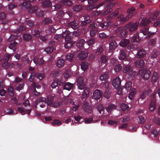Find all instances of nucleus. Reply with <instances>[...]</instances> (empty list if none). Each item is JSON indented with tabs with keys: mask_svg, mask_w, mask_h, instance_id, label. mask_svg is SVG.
Returning <instances> with one entry per match:
<instances>
[{
	"mask_svg": "<svg viewBox=\"0 0 160 160\" xmlns=\"http://www.w3.org/2000/svg\"><path fill=\"white\" fill-rule=\"evenodd\" d=\"M116 107V106L114 104H111L107 108L106 110L108 112H111L112 110L115 108Z\"/></svg>",
	"mask_w": 160,
	"mask_h": 160,
	"instance_id": "c9c22d12",
	"label": "nucleus"
},
{
	"mask_svg": "<svg viewBox=\"0 0 160 160\" xmlns=\"http://www.w3.org/2000/svg\"><path fill=\"white\" fill-rule=\"evenodd\" d=\"M88 63L87 62H83L81 64V68L84 71L86 70L88 67Z\"/></svg>",
	"mask_w": 160,
	"mask_h": 160,
	"instance_id": "2f4dec72",
	"label": "nucleus"
},
{
	"mask_svg": "<svg viewBox=\"0 0 160 160\" xmlns=\"http://www.w3.org/2000/svg\"><path fill=\"white\" fill-rule=\"evenodd\" d=\"M73 84L69 82L66 83L64 87L65 89L70 91L72 88Z\"/></svg>",
	"mask_w": 160,
	"mask_h": 160,
	"instance_id": "412c9836",
	"label": "nucleus"
},
{
	"mask_svg": "<svg viewBox=\"0 0 160 160\" xmlns=\"http://www.w3.org/2000/svg\"><path fill=\"white\" fill-rule=\"evenodd\" d=\"M103 3L101 2L98 4H93L89 5L87 8L88 10H93L95 9H98L100 7L103 6Z\"/></svg>",
	"mask_w": 160,
	"mask_h": 160,
	"instance_id": "f8f14e48",
	"label": "nucleus"
},
{
	"mask_svg": "<svg viewBox=\"0 0 160 160\" xmlns=\"http://www.w3.org/2000/svg\"><path fill=\"white\" fill-rule=\"evenodd\" d=\"M97 25L95 23H93L92 25L90 26V27H92V28L90 32V35L91 36H94L95 33L97 32L98 30L96 28Z\"/></svg>",
	"mask_w": 160,
	"mask_h": 160,
	"instance_id": "9b49d317",
	"label": "nucleus"
},
{
	"mask_svg": "<svg viewBox=\"0 0 160 160\" xmlns=\"http://www.w3.org/2000/svg\"><path fill=\"white\" fill-rule=\"evenodd\" d=\"M16 44L17 43L15 42H14L13 43H11L9 46V48L10 49H13V52H15V48Z\"/></svg>",
	"mask_w": 160,
	"mask_h": 160,
	"instance_id": "49530a36",
	"label": "nucleus"
},
{
	"mask_svg": "<svg viewBox=\"0 0 160 160\" xmlns=\"http://www.w3.org/2000/svg\"><path fill=\"white\" fill-rule=\"evenodd\" d=\"M12 56V54H6L4 56L3 58V60L7 61L8 60L9 58Z\"/></svg>",
	"mask_w": 160,
	"mask_h": 160,
	"instance_id": "4d7b16f0",
	"label": "nucleus"
},
{
	"mask_svg": "<svg viewBox=\"0 0 160 160\" xmlns=\"http://www.w3.org/2000/svg\"><path fill=\"white\" fill-rule=\"evenodd\" d=\"M68 25L69 27H71V28L73 29H76L78 27V23L76 21L70 22Z\"/></svg>",
	"mask_w": 160,
	"mask_h": 160,
	"instance_id": "dca6fc26",
	"label": "nucleus"
},
{
	"mask_svg": "<svg viewBox=\"0 0 160 160\" xmlns=\"http://www.w3.org/2000/svg\"><path fill=\"white\" fill-rule=\"evenodd\" d=\"M74 55L73 53L68 54L66 56V59L70 62H71L72 60Z\"/></svg>",
	"mask_w": 160,
	"mask_h": 160,
	"instance_id": "f704fd0d",
	"label": "nucleus"
},
{
	"mask_svg": "<svg viewBox=\"0 0 160 160\" xmlns=\"http://www.w3.org/2000/svg\"><path fill=\"white\" fill-rule=\"evenodd\" d=\"M118 121L114 120H110L108 122V124L111 126H115L118 124Z\"/></svg>",
	"mask_w": 160,
	"mask_h": 160,
	"instance_id": "ea45409f",
	"label": "nucleus"
},
{
	"mask_svg": "<svg viewBox=\"0 0 160 160\" xmlns=\"http://www.w3.org/2000/svg\"><path fill=\"white\" fill-rule=\"evenodd\" d=\"M132 83L131 82H126L125 85V88L128 92L132 88Z\"/></svg>",
	"mask_w": 160,
	"mask_h": 160,
	"instance_id": "473e14b6",
	"label": "nucleus"
},
{
	"mask_svg": "<svg viewBox=\"0 0 160 160\" xmlns=\"http://www.w3.org/2000/svg\"><path fill=\"white\" fill-rule=\"evenodd\" d=\"M31 35L29 34H25L23 35V38L25 40H28L31 39Z\"/></svg>",
	"mask_w": 160,
	"mask_h": 160,
	"instance_id": "052dcab7",
	"label": "nucleus"
},
{
	"mask_svg": "<svg viewBox=\"0 0 160 160\" xmlns=\"http://www.w3.org/2000/svg\"><path fill=\"white\" fill-rule=\"evenodd\" d=\"M53 48L51 46L47 47L45 49V50L48 53H51L53 51Z\"/></svg>",
	"mask_w": 160,
	"mask_h": 160,
	"instance_id": "6e6d98bb",
	"label": "nucleus"
},
{
	"mask_svg": "<svg viewBox=\"0 0 160 160\" xmlns=\"http://www.w3.org/2000/svg\"><path fill=\"white\" fill-rule=\"evenodd\" d=\"M61 122L58 120H54L52 123V125L54 126H58L61 124Z\"/></svg>",
	"mask_w": 160,
	"mask_h": 160,
	"instance_id": "79ce46f5",
	"label": "nucleus"
},
{
	"mask_svg": "<svg viewBox=\"0 0 160 160\" xmlns=\"http://www.w3.org/2000/svg\"><path fill=\"white\" fill-rule=\"evenodd\" d=\"M127 54L125 51L123 50H121L120 51L119 58L120 60H123L126 57Z\"/></svg>",
	"mask_w": 160,
	"mask_h": 160,
	"instance_id": "a211bd4d",
	"label": "nucleus"
},
{
	"mask_svg": "<svg viewBox=\"0 0 160 160\" xmlns=\"http://www.w3.org/2000/svg\"><path fill=\"white\" fill-rule=\"evenodd\" d=\"M71 33L68 31L65 30V31L63 32L61 35H62V38L65 37V41H68L71 39Z\"/></svg>",
	"mask_w": 160,
	"mask_h": 160,
	"instance_id": "1a4fd4ad",
	"label": "nucleus"
},
{
	"mask_svg": "<svg viewBox=\"0 0 160 160\" xmlns=\"http://www.w3.org/2000/svg\"><path fill=\"white\" fill-rule=\"evenodd\" d=\"M154 122L158 125H160V118H156L155 120H154Z\"/></svg>",
	"mask_w": 160,
	"mask_h": 160,
	"instance_id": "774afa93",
	"label": "nucleus"
},
{
	"mask_svg": "<svg viewBox=\"0 0 160 160\" xmlns=\"http://www.w3.org/2000/svg\"><path fill=\"white\" fill-rule=\"evenodd\" d=\"M83 18L84 20L82 21L81 23V25H84L91 22V19H90V16L89 15H87L84 16Z\"/></svg>",
	"mask_w": 160,
	"mask_h": 160,
	"instance_id": "ddd939ff",
	"label": "nucleus"
},
{
	"mask_svg": "<svg viewBox=\"0 0 160 160\" xmlns=\"http://www.w3.org/2000/svg\"><path fill=\"white\" fill-rule=\"evenodd\" d=\"M85 41L83 39H81L79 40L77 43V46L79 48L83 47L84 43Z\"/></svg>",
	"mask_w": 160,
	"mask_h": 160,
	"instance_id": "72a5a7b5",
	"label": "nucleus"
},
{
	"mask_svg": "<svg viewBox=\"0 0 160 160\" xmlns=\"http://www.w3.org/2000/svg\"><path fill=\"white\" fill-rule=\"evenodd\" d=\"M65 43L64 47L66 48H70L74 44L75 42L73 41H68Z\"/></svg>",
	"mask_w": 160,
	"mask_h": 160,
	"instance_id": "bb28decb",
	"label": "nucleus"
},
{
	"mask_svg": "<svg viewBox=\"0 0 160 160\" xmlns=\"http://www.w3.org/2000/svg\"><path fill=\"white\" fill-rule=\"evenodd\" d=\"M112 11V9L111 8L108 7V8L104 12L102 13L103 16H104L111 12Z\"/></svg>",
	"mask_w": 160,
	"mask_h": 160,
	"instance_id": "5fc2aeb1",
	"label": "nucleus"
},
{
	"mask_svg": "<svg viewBox=\"0 0 160 160\" xmlns=\"http://www.w3.org/2000/svg\"><path fill=\"white\" fill-rule=\"evenodd\" d=\"M37 101L38 102H42L44 103V104H45L46 103V99L45 98H38L37 100Z\"/></svg>",
	"mask_w": 160,
	"mask_h": 160,
	"instance_id": "680f3d73",
	"label": "nucleus"
},
{
	"mask_svg": "<svg viewBox=\"0 0 160 160\" xmlns=\"http://www.w3.org/2000/svg\"><path fill=\"white\" fill-rule=\"evenodd\" d=\"M157 55V52H153L151 54L150 56V58H154L156 57Z\"/></svg>",
	"mask_w": 160,
	"mask_h": 160,
	"instance_id": "0e129e2a",
	"label": "nucleus"
},
{
	"mask_svg": "<svg viewBox=\"0 0 160 160\" xmlns=\"http://www.w3.org/2000/svg\"><path fill=\"white\" fill-rule=\"evenodd\" d=\"M129 42V40L128 39L122 40L120 43V45L122 47L126 46Z\"/></svg>",
	"mask_w": 160,
	"mask_h": 160,
	"instance_id": "393cba45",
	"label": "nucleus"
},
{
	"mask_svg": "<svg viewBox=\"0 0 160 160\" xmlns=\"http://www.w3.org/2000/svg\"><path fill=\"white\" fill-rule=\"evenodd\" d=\"M151 92L152 91L150 90H149L148 92L146 91L143 92L141 95L139 99H144L146 97V95H149Z\"/></svg>",
	"mask_w": 160,
	"mask_h": 160,
	"instance_id": "7c9ffc66",
	"label": "nucleus"
},
{
	"mask_svg": "<svg viewBox=\"0 0 160 160\" xmlns=\"http://www.w3.org/2000/svg\"><path fill=\"white\" fill-rule=\"evenodd\" d=\"M33 62L39 66L42 65L44 62V61L42 58H39L38 57H36L34 58Z\"/></svg>",
	"mask_w": 160,
	"mask_h": 160,
	"instance_id": "9d476101",
	"label": "nucleus"
},
{
	"mask_svg": "<svg viewBox=\"0 0 160 160\" xmlns=\"http://www.w3.org/2000/svg\"><path fill=\"white\" fill-rule=\"evenodd\" d=\"M108 77V74L106 73L102 74L100 77L99 78L101 81L105 80Z\"/></svg>",
	"mask_w": 160,
	"mask_h": 160,
	"instance_id": "a18cd8bd",
	"label": "nucleus"
},
{
	"mask_svg": "<svg viewBox=\"0 0 160 160\" xmlns=\"http://www.w3.org/2000/svg\"><path fill=\"white\" fill-rule=\"evenodd\" d=\"M109 25V24L108 22L101 23L99 24V26L102 28L104 29H106Z\"/></svg>",
	"mask_w": 160,
	"mask_h": 160,
	"instance_id": "e433bc0d",
	"label": "nucleus"
},
{
	"mask_svg": "<svg viewBox=\"0 0 160 160\" xmlns=\"http://www.w3.org/2000/svg\"><path fill=\"white\" fill-rule=\"evenodd\" d=\"M151 133L155 137H157L159 134V132L156 129H154L152 131Z\"/></svg>",
	"mask_w": 160,
	"mask_h": 160,
	"instance_id": "864d4df0",
	"label": "nucleus"
},
{
	"mask_svg": "<svg viewBox=\"0 0 160 160\" xmlns=\"http://www.w3.org/2000/svg\"><path fill=\"white\" fill-rule=\"evenodd\" d=\"M135 94L136 89L134 88H132V89L131 92L128 96V97L129 99L132 100L134 98Z\"/></svg>",
	"mask_w": 160,
	"mask_h": 160,
	"instance_id": "4be33fe9",
	"label": "nucleus"
},
{
	"mask_svg": "<svg viewBox=\"0 0 160 160\" xmlns=\"http://www.w3.org/2000/svg\"><path fill=\"white\" fill-rule=\"evenodd\" d=\"M148 28H146L144 29H143L141 32L144 35L148 34V37H150L149 32H148Z\"/></svg>",
	"mask_w": 160,
	"mask_h": 160,
	"instance_id": "a19ab883",
	"label": "nucleus"
},
{
	"mask_svg": "<svg viewBox=\"0 0 160 160\" xmlns=\"http://www.w3.org/2000/svg\"><path fill=\"white\" fill-rule=\"evenodd\" d=\"M135 9L134 7H131L128 11V15L127 16H125L123 14L119 15L118 18L117 23L115 25L123 23L124 22L128 20L132 15V12L134 11Z\"/></svg>",
	"mask_w": 160,
	"mask_h": 160,
	"instance_id": "f257e3e1",
	"label": "nucleus"
},
{
	"mask_svg": "<svg viewBox=\"0 0 160 160\" xmlns=\"http://www.w3.org/2000/svg\"><path fill=\"white\" fill-rule=\"evenodd\" d=\"M102 12V11H97L92 13L91 16L92 17H96L99 16H103Z\"/></svg>",
	"mask_w": 160,
	"mask_h": 160,
	"instance_id": "c756f323",
	"label": "nucleus"
},
{
	"mask_svg": "<svg viewBox=\"0 0 160 160\" xmlns=\"http://www.w3.org/2000/svg\"><path fill=\"white\" fill-rule=\"evenodd\" d=\"M82 7L81 5H77L73 8V10L76 12L82 9Z\"/></svg>",
	"mask_w": 160,
	"mask_h": 160,
	"instance_id": "3c124183",
	"label": "nucleus"
},
{
	"mask_svg": "<svg viewBox=\"0 0 160 160\" xmlns=\"http://www.w3.org/2000/svg\"><path fill=\"white\" fill-rule=\"evenodd\" d=\"M131 68V66L130 65H128L127 66L125 67L124 68L123 72L126 73Z\"/></svg>",
	"mask_w": 160,
	"mask_h": 160,
	"instance_id": "bf43d9fd",
	"label": "nucleus"
},
{
	"mask_svg": "<svg viewBox=\"0 0 160 160\" xmlns=\"http://www.w3.org/2000/svg\"><path fill=\"white\" fill-rule=\"evenodd\" d=\"M61 2L65 5L68 6H71L72 4V1L69 0H62Z\"/></svg>",
	"mask_w": 160,
	"mask_h": 160,
	"instance_id": "4c0bfd02",
	"label": "nucleus"
},
{
	"mask_svg": "<svg viewBox=\"0 0 160 160\" xmlns=\"http://www.w3.org/2000/svg\"><path fill=\"white\" fill-rule=\"evenodd\" d=\"M139 40V37L138 34H135L132 37L133 42H137Z\"/></svg>",
	"mask_w": 160,
	"mask_h": 160,
	"instance_id": "8fccbe9b",
	"label": "nucleus"
},
{
	"mask_svg": "<svg viewBox=\"0 0 160 160\" xmlns=\"http://www.w3.org/2000/svg\"><path fill=\"white\" fill-rule=\"evenodd\" d=\"M43 5L45 6H50L52 5L51 3L49 1H45L43 2Z\"/></svg>",
	"mask_w": 160,
	"mask_h": 160,
	"instance_id": "13d9d810",
	"label": "nucleus"
},
{
	"mask_svg": "<svg viewBox=\"0 0 160 160\" xmlns=\"http://www.w3.org/2000/svg\"><path fill=\"white\" fill-rule=\"evenodd\" d=\"M138 25L139 23L138 22L130 23L123 28L121 27L118 28L117 29L116 32H120V34L122 36V33L123 31H125L127 29H128L130 32H134L137 29Z\"/></svg>",
	"mask_w": 160,
	"mask_h": 160,
	"instance_id": "f03ea898",
	"label": "nucleus"
},
{
	"mask_svg": "<svg viewBox=\"0 0 160 160\" xmlns=\"http://www.w3.org/2000/svg\"><path fill=\"white\" fill-rule=\"evenodd\" d=\"M146 52L143 49L140 50L137 53L138 56L139 58H143L146 55Z\"/></svg>",
	"mask_w": 160,
	"mask_h": 160,
	"instance_id": "f3484780",
	"label": "nucleus"
},
{
	"mask_svg": "<svg viewBox=\"0 0 160 160\" xmlns=\"http://www.w3.org/2000/svg\"><path fill=\"white\" fill-rule=\"evenodd\" d=\"M94 40L92 38L88 41L87 43L89 46H90L94 43Z\"/></svg>",
	"mask_w": 160,
	"mask_h": 160,
	"instance_id": "338daca9",
	"label": "nucleus"
},
{
	"mask_svg": "<svg viewBox=\"0 0 160 160\" xmlns=\"http://www.w3.org/2000/svg\"><path fill=\"white\" fill-rule=\"evenodd\" d=\"M78 58L82 60L86 58L88 56V53L87 52H85L84 51L81 52H78Z\"/></svg>",
	"mask_w": 160,
	"mask_h": 160,
	"instance_id": "4468645a",
	"label": "nucleus"
},
{
	"mask_svg": "<svg viewBox=\"0 0 160 160\" xmlns=\"http://www.w3.org/2000/svg\"><path fill=\"white\" fill-rule=\"evenodd\" d=\"M77 85L78 88L80 90L83 89L85 87V82L82 77H79L77 80Z\"/></svg>",
	"mask_w": 160,
	"mask_h": 160,
	"instance_id": "39448f33",
	"label": "nucleus"
},
{
	"mask_svg": "<svg viewBox=\"0 0 160 160\" xmlns=\"http://www.w3.org/2000/svg\"><path fill=\"white\" fill-rule=\"evenodd\" d=\"M138 122L139 123H144L145 121V118L144 117L142 116H139L138 117Z\"/></svg>",
	"mask_w": 160,
	"mask_h": 160,
	"instance_id": "09e8293b",
	"label": "nucleus"
},
{
	"mask_svg": "<svg viewBox=\"0 0 160 160\" xmlns=\"http://www.w3.org/2000/svg\"><path fill=\"white\" fill-rule=\"evenodd\" d=\"M6 112L9 115H12L14 114V112L13 110L11 109H8L6 110Z\"/></svg>",
	"mask_w": 160,
	"mask_h": 160,
	"instance_id": "e2e57ef3",
	"label": "nucleus"
},
{
	"mask_svg": "<svg viewBox=\"0 0 160 160\" xmlns=\"http://www.w3.org/2000/svg\"><path fill=\"white\" fill-rule=\"evenodd\" d=\"M121 107L123 111H128L130 109L129 106L127 104L124 103H122L121 104Z\"/></svg>",
	"mask_w": 160,
	"mask_h": 160,
	"instance_id": "a878e982",
	"label": "nucleus"
},
{
	"mask_svg": "<svg viewBox=\"0 0 160 160\" xmlns=\"http://www.w3.org/2000/svg\"><path fill=\"white\" fill-rule=\"evenodd\" d=\"M122 67L121 64H118L115 66L114 70L116 72H118L122 69Z\"/></svg>",
	"mask_w": 160,
	"mask_h": 160,
	"instance_id": "58836bf2",
	"label": "nucleus"
},
{
	"mask_svg": "<svg viewBox=\"0 0 160 160\" xmlns=\"http://www.w3.org/2000/svg\"><path fill=\"white\" fill-rule=\"evenodd\" d=\"M158 75L156 72H154L152 76L151 82L153 83L156 82L158 79Z\"/></svg>",
	"mask_w": 160,
	"mask_h": 160,
	"instance_id": "c85d7f7f",
	"label": "nucleus"
},
{
	"mask_svg": "<svg viewBox=\"0 0 160 160\" xmlns=\"http://www.w3.org/2000/svg\"><path fill=\"white\" fill-rule=\"evenodd\" d=\"M89 89L88 88H86L83 91L82 94V97L83 98H86L88 97L89 95Z\"/></svg>",
	"mask_w": 160,
	"mask_h": 160,
	"instance_id": "aec40b11",
	"label": "nucleus"
},
{
	"mask_svg": "<svg viewBox=\"0 0 160 160\" xmlns=\"http://www.w3.org/2000/svg\"><path fill=\"white\" fill-rule=\"evenodd\" d=\"M102 3H103V5H105L106 7H108L110 8L113 7L118 4V2L115 0H105Z\"/></svg>",
	"mask_w": 160,
	"mask_h": 160,
	"instance_id": "423d86ee",
	"label": "nucleus"
},
{
	"mask_svg": "<svg viewBox=\"0 0 160 160\" xmlns=\"http://www.w3.org/2000/svg\"><path fill=\"white\" fill-rule=\"evenodd\" d=\"M107 61V58L104 55H102L101 58L100 62L102 64H105L106 62Z\"/></svg>",
	"mask_w": 160,
	"mask_h": 160,
	"instance_id": "c03bdc74",
	"label": "nucleus"
},
{
	"mask_svg": "<svg viewBox=\"0 0 160 160\" xmlns=\"http://www.w3.org/2000/svg\"><path fill=\"white\" fill-rule=\"evenodd\" d=\"M47 104L48 106L56 108L59 105V103L58 102L53 103L51 101H49L48 99L47 100Z\"/></svg>",
	"mask_w": 160,
	"mask_h": 160,
	"instance_id": "b1692460",
	"label": "nucleus"
},
{
	"mask_svg": "<svg viewBox=\"0 0 160 160\" xmlns=\"http://www.w3.org/2000/svg\"><path fill=\"white\" fill-rule=\"evenodd\" d=\"M102 95V93L100 90L97 89L94 91L93 92L92 98L95 99H100Z\"/></svg>",
	"mask_w": 160,
	"mask_h": 160,
	"instance_id": "6e6552de",
	"label": "nucleus"
},
{
	"mask_svg": "<svg viewBox=\"0 0 160 160\" xmlns=\"http://www.w3.org/2000/svg\"><path fill=\"white\" fill-rule=\"evenodd\" d=\"M151 73L150 71L147 69L145 67L141 69L138 72V75L142 76L143 79L144 80H147L149 78Z\"/></svg>",
	"mask_w": 160,
	"mask_h": 160,
	"instance_id": "7ed1b4c3",
	"label": "nucleus"
},
{
	"mask_svg": "<svg viewBox=\"0 0 160 160\" xmlns=\"http://www.w3.org/2000/svg\"><path fill=\"white\" fill-rule=\"evenodd\" d=\"M121 83V79L118 77H117L112 80V85L114 88L117 89L120 86Z\"/></svg>",
	"mask_w": 160,
	"mask_h": 160,
	"instance_id": "0eeeda50",
	"label": "nucleus"
},
{
	"mask_svg": "<svg viewBox=\"0 0 160 160\" xmlns=\"http://www.w3.org/2000/svg\"><path fill=\"white\" fill-rule=\"evenodd\" d=\"M145 64V62L143 60H138L134 64L135 65L138 67H140L143 66Z\"/></svg>",
	"mask_w": 160,
	"mask_h": 160,
	"instance_id": "5701e85b",
	"label": "nucleus"
},
{
	"mask_svg": "<svg viewBox=\"0 0 160 160\" xmlns=\"http://www.w3.org/2000/svg\"><path fill=\"white\" fill-rule=\"evenodd\" d=\"M36 76L37 78L39 80H42L44 77V75L42 73L37 74Z\"/></svg>",
	"mask_w": 160,
	"mask_h": 160,
	"instance_id": "603ef678",
	"label": "nucleus"
},
{
	"mask_svg": "<svg viewBox=\"0 0 160 160\" xmlns=\"http://www.w3.org/2000/svg\"><path fill=\"white\" fill-rule=\"evenodd\" d=\"M117 44L115 41H112L109 44L110 52H112L116 47Z\"/></svg>",
	"mask_w": 160,
	"mask_h": 160,
	"instance_id": "2eb2a0df",
	"label": "nucleus"
},
{
	"mask_svg": "<svg viewBox=\"0 0 160 160\" xmlns=\"http://www.w3.org/2000/svg\"><path fill=\"white\" fill-rule=\"evenodd\" d=\"M157 14L154 13L153 14L152 18L150 17L148 19L145 18H143L140 23V26L141 27H145L155 19L157 18Z\"/></svg>",
	"mask_w": 160,
	"mask_h": 160,
	"instance_id": "20e7f679",
	"label": "nucleus"
},
{
	"mask_svg": "<svg viewBox=\"0 0 160 160\" xmlns=\"http://www.w3.org/2000/svg\"><path fill=\"white\" fill-rule=\"evenodd\" d=\"M13 89L12 87H10L8 89V91L9 93H10V95L11 96H13Z\"/></svg>",
	"mask_w": 160,
	"mask_h": 160,
	"instance_id": "69168bd1",
	"label": "nucleus"
},
{
	"mask_svg": "<svg viewBox=\"0 0 160 160\" xmlns=\"http://www.w3.org/2000/svg\"><path fill=\"white\" fill-rule=\"evenodd\" d=\"M64 64V60L61 59L58 61L57 65L58 68H60L63 66Z\"/></svg>",
	"mask_w": 160,
	"mask_h": 160,
	"instance_id": "cd10ccee",
	"label": "nucleus"
},
{
	"mask_svg": "<svg viewBox=\"0 0 160 160\" xmlns=\"http://www.w3.org/2000/svg\"><path fill=\"white\" fill-rule=\"evenodd\" d=\"M98 120L96 121H93L92 120V119L91 118H87L86 119L85 121V123H90L92 122H97Z\"/></svg>",
	"mask_w": 160,
	"mask_h": 160,
	"instance_id": "de8ad7c7",
	"label": "nucleus"
},
{
	"mask_svg": "<svg viewBox=\"0 0 160 160\" xmlns=\"http://www.w3.org/2000/svg\"><path fill=\"white\" fill-rule=\"evenodd\" d=\"M111 96L110 92L109 91V89L107 88V90L104 94V97L107 98H109Z\"/></svg>",
	"mask_w": 160,
	"mask_h": 160,
	"instance_id": "37998d69",
	"label": "nucleus"
},
{
	"mask_svg": "<svg viewBox=\"0 0 160 160\" xmlns=\"http://www.w3.org/2000/svg\"><path fill=\"white\" fill-rule=\"evenodd\" d=\"M156 109V103L154 100L151 102L149 107V109L151 111H153Z\"/></svg>",
	"mask_w": 160,
	"mask_h": 160,
	"instance_id": "6ab92c4d",
	"label": "nucleus"
}]
</instances>
